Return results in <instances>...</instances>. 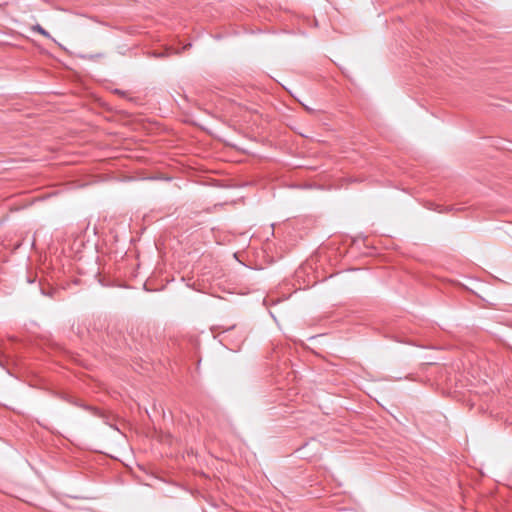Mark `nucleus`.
Returning <instances> with one entry per match:
<instances>
[{"label":"nucleus","instance_id":"nucleus-1","mask_svg":"<svg viewBox=\"0 0 512 512\" xmlns=\"http://www.w3.org/2000/svg\"><path fill=\"white\" fill-rule=\"evenodd\" d=\"M32 30L45 36V37H49V33L43 27H41L39 24L33 26Z\"/></svg>","mask_w":512,"mask_h":512},{"label":"nucleus","instance_id":"nucleus-2","mask_svg":"<svg viewBox=\"0 0 512 512\" xmlns=\"http://www.w3.org/2000/svg\"><path fill=\"white\" fill-rule=\"evenodd\" d=\"M156 56H157V57H163V56H164V54H158V55H156Z\"/></svg>","mask_w":512,"mask_h":512}]
</instances>
